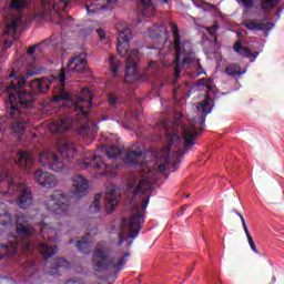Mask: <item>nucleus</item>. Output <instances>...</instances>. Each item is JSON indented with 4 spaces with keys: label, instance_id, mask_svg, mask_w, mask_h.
<instances>
[{
    "label": "nucleus",
    "instance_id": "1",
    "mask_svg": "<svg viewBox=\"0 0 284 284\" xmlns=\"http://www.w3.org/2000/svg\"><path fill=\"white\" fill-rule=\"evenodd\" d=\"M88 70V60L81 55H75L71 58L67 64V69L62 68L59 73L53 77V81L59 82V88L55 90L51 101L52 103H61V101H69L70 108L78 114V120L82 123H88V115L90 110H83L84 108L90 109L92 106V92L90 89H82L81 93L78 95V101H70V93L65 90V80L70 72H77L78 74H85Z\"/></svg>",
    "mask_w": 284,
    "mask_h": 284
},
{
    "label": "nucleus",
    "instance_id": "2",
    "mask_svg": "<svg viewBox=\"0 0 284 284\" xmlns=\"http://www.w3.org/2000/svg\"><path fill=\"white\" fill-rule=\"evenodd\" d=\"M40 74L39 69L34 68L32 64L27 68L24 74L18 73L12 70L9 74V79H12L11 83L7 85V92L9 93L7 103V112L9 116H26V112L22 110H28L34 105L37 97L33 93L26 91V81L30 77H37Z\"/></svg>",
    "mask_w": 284,
    "mask_h": 284
},
{
    "label": "nucleus",
    "instance_id": "3",
    "mask_svg": "<svg viewBox=\"0 0 284 284\" xmlns=\"http://www.w3.org/2000/svg\"><path fill=\"white\" fill-rule=\"evenodd\" d=\"M0 194L16 196V203L20 210H28L34 201L32 190L22 180L12 178L10 168L0 163Z\"/></svg>",
    "mask_w": 284,
    "mask_h": 284
},
{
    "label": "nucleus",
    "instance_id": "4",
    "mask_svg": "<svg viewBox=\"0 0 284 284\" xmlns=\"http://www.w3.org/2000/svg\"><path fill=\"white\" fill-rule=\"evenodd\" d=\"M171 32L173 34L172 45L175 50V79H179L181 74L179 73V68H181V57L182 58V68H195L196 77L205 74L203 71V65L201 61L196 60V55L192 52V42L190 40L181 41V31L179 30V24L175 22H170Z\"/></svg>",
    "mask_w": 284,
    "mask_h": 284
},
{
    "label": "nucleus",
    "instance_id": "5",
    "mask_svg": "<svg viewBox=\"0 0 284 284\" xmlns=\"http://www.w3.org/2000/svg\"><path fill=\"white\" fill-rule=\"evenodd\" d=\"M130 39H132V31L129 28H125L119 32L118 36V54L120 57L126 58V68H125V77L124 82L134 83V81H139V49H133L130 51Z\"/></svg>",
    "mask_w": 284,
    "mask_h": 284
},
{
    "label": "nucleus",
    "instance_id": "6",
    "mask_svg": "<svg viewBox=\"0 0 284 284\" xmlns=\"http://www.w3.org/2000/svg\"><path fill=\"white\" fill-rule=\"evenodd\" d=\"M128 261H130V253H124L116 263L115 257L108 256L105 247H98L93 252V270L99 274L108 272V270H115V274H119Z\"/></svg>",
    "mask_w": 284,
    "mask_h": 284
},
{
    "label": "nucleus",
    "instance_id": "7",
    "mask_svg": "<svg viewBox=\"0 0 284 284\" xmlns=\"http://www.w3.org/2000/svg\"><path fill=\"white\" fill-rule=\"evenodd\" d=\"M164 134L166 136L168 146H163V159L165 162L158 166L159 172H165L168 170V161H170L171 145H179L181 143V136L179 135V121L162 122Z\"/></svg>",
    "mask_w": 284,
    "mask_h": 284
},
{
    "label": "nucleus",
    "instance_id": "8",
    "mask_svg": "<svg viewBox=\"0 0 284 284\" xmlns=\"http://www.w3.org/2000/svg\"><path fill=\"white\" fill-rule=\"evenodd\" d=\"M47 207L53 214L65 216L70 207L68 196L62 191H54L47 202Z\"/></svg>",
    "mask_w": 284,
    "mask_h": 284
},
{
    "label": "nucleus",
    "instance_id": "9",
    "mask_svg": "<svg viewBox=\"0 0 284 284\" xmlns=\"http://www.w3.org/2000/svg\"><path fill=\"white\" fill-rule=\"evenodd\" d=\"M39 162L42 168H47V170H51L52 172H64L65 170L63 160L59 159V156L50 150H44L40 153Z\"/></svg>",
    "mask_w": 284,
    "mask_h": 284
},
{
    "label": "nucleus",
    "instance_id": "10",
    "mask_svg": "<svg viewBox=\"0 0 284 284\" xmlns=\"http://www.w3.org/2000/svg\"><path fill=\"white\" fill-rule=\"evenodd\" d=\"M150 154L153 158V161H156V159H159L155 152L148 151L144 154V160L141 161V159L143 158V150H141V148H136L135 150H131L126 153V156L124 158V162L126 163V165H129V168H136V165H140V168H143L148 165V161L145 159H148Z\"/></svg>",
    "mask_w": 284,
    "mask_h": 284
},
{
    "label": "nucleus",
    "instance_id": "11",
    "mask_svg": "<svg viewBox=\"0 0 284 284\" xmlns=\"http://www.w3.org/2000/svg\"><path fill=\"white\" fill-rule=\"evenodd\" d=\"M85 165L93 170H104L103 174L105 176H111L114 174V170H116V165L105 163L103 156L94 155L93 153L85 158Z\"/></svg>",
    "mask_w": 284,
    "mask_h": 284
},
{
    "label": "nucleus",
    "instance_id": "12",
    "mask_svg": "<svg viewBox=\"0 0 284 284\" xmlns=\"http://www.w3.org/2000/svg\"><path fill=\"white\" fill-rule=\"evenodd\" d=\"M182 138L184 140V150L178 151V156H183L185 152H190L192 148H194L196 138L199 136V132L194 129V124L190 126L182 125L181 126Z\"/></svg>",
    "mask_w": 284,
    "mask_h": 284
},
{
    "label": "nucleus",
    "instance_id": "13",
    "mask_svg": "<svg viewBox=\"0 0 284 284\" xmlns=\"http://www.w3.org/2000/svg\"><path fill=\"white\" fill-rule=\"evenodd\" d=\"M119 0H89L85 3L88 14H97L100 10H114Z\"/></svg>",
    "mask_w": 284,
    "mask_h": 284
},
{
    "label": "nucleus",
    "instance_id": "14",
    "mask_svg": "<svg viewBox=\"0 0 284 284\" xmlns=\"http://www.w3.org/2000/svg\"><path fill=\"white\" fill-rule=\"evenodd\" d=\"M90 184L88 180L82 175H74L73 176V190L71 192L70 199H83L85 194H88V190Z\"/></svg>",
    "mask_w": 284,
    "mask_h": 284
},
{
    "label": "nucleus",
    "instance_id": "15",
    "mask_svg": "<svg viewBox=\"0 0 284 284\" xmlns=\"http://www.w3.org/2000/svg\"><path fill=\"white\" fill-rule=\"evenodd\" d=\"M34 180L39 185L50 190L52 187H57V176L52 173L43 172L42 170H37L34 172Z\"/></svg>",
    "mask_w": 284,
    "mask_h": 284
},
{
    "label": "nucleus",
    "instance_id": "16",
    "mask_svg": "<svg viewBox=\"0 0 284 284\" xmlns=\"http://www.w3.org/2000/svg\"><path fill=\"white\" fill-rule=\"evenodd\" d=\"M152 190V183H150V181L142 179L140 180V182L138 183L136 187L134 189V196H143L146 195V199H144L142 201V210H148V205L150 203V194L149 192H151Z\"/></svg>",
    "mask_w": 284,
    "mask_h": 284
},
{
    "label": "nucleus",
    "instance_id": "17",
    "mask_svg": "<svg viewBox=\"0 0 284 284\" xmlns=\"http://www.w3.org/2000/svg\"><path fill=\"white\" fill-rule=\"evenodd\" d=\"M72 128V118L62 115L59 120L53 121L49 125V130L52 134H61V132H68Z\"/></svg>",
    "mask_w": 284,
    "mask_h": 284
},
{
    "label": "nucleus",
    "instance_id": "18",
    "mask_svg": "<svg viewBox=\"0 0 284 284\" xmlns=\"http://www.w3.org/2000/svg\"><path fill=\"white\" fill-rule=\"evenodd\" d=\"M52 85V80L48 78H37L29 84L33 94H48Z\"/></svg>",
    "mask_w": 284,
    "mask_h": 284
},
{
    "label": "nucleus",
    "instance_id": "19",
    "mask_svg": "<svg viewBox=\"0 0 284 284\" xmlns=\"http://www.w3.org/2000/svg\"><path fill=\"white\" fill-rule=\"evenodd\" d=\"M57 149L62 159H74L77 156V146L72 142L59 140L57 142Z\"/></svg>",
    "mask_w": 284,
    "mask_h": 284
},
{
    "label": "nucleus",
    "instance_id": "20",
    "mask_svg": "<svg viewBox=\"0 0 284 284\" xmlns=\"http://www.w3.org/2000/svg\"><path fill=\"white\" fill-rule=\"evenodd\" d=\"M143 220V213L141 211H135L132 213L129 225L130 232L126 239H136L139 236V232H141V221Z\"/></svg>",
    "mask_w": 284,
    "mask_h": 284
},
{
    "label": "nucleus",
    "instance_id": "21",
    "mask_svg": "<svg viewBox=\"0 0 284 284\" xmlns=\"http://www.w3.org/2000/svg\"><path fill=\"white\" fill-rule=\"evenodd\" d=\"M16 163L21 170L29 172V170H32V165H34V156L28 151H20L16 156Z\"/></svg>",
    "mask_w": 284,
    "mask_h": 284
},
{
    "label": "nucleus",
    "instance_id": "22",
    "mask_svg": "<svg viewBox=\"0 0 284 284\" xmlns=\"http://www.w3.org/2000/svg\"><path fill=\"white\" fill-rule=\"evenodd\" d=\"M26 216L19 215L16 221V232L22 239H30L34 234V227L23 224Z\"/></svg>",
    "mask_w": 284,
    "mask_h": 284
},
{
    "label": "nucleus",
    "instance_id": "23",
    "mask_svg": "<svg viewBox=\"0 0 284 284\" xmlns=\"http://www.w3.org/2000/svg\"><path fill=\"white\" fill-rule=\"evenodd\" d=\"M244 28H246V30H255L256 32H266L272 30L274 24L270 22H258L256 19H246L244 20Z\"/></svg>",
    "mask_w": 284,
    "mask_h": 284
},
{
    "label": "nucleus",
    "instance_id": "24",
    "mask_svg": "<svg viewBox=\"0 0 284 284\" xmlns=\"http://www.w3.org/2000/svg\"><path fill=\"white\" fill-rule=\"evenodd\" d=\"M11 119H16V122L12 124V130L14 134H19V136H23L26 134V124L28 123V113L26 116L17 115L16 118L10 116Z\"/></svg>",
    "mask_w": 284,
    "mask_h": 284
},
{
    "label": "nucleus",
    "instance_id": "25",
    "mask_svg": "<svg viewBox=\"0 0 284 284\" xmlns=\"http://www.w3.org/2000/svg\"><path fill=\"white\" fill-rule=\"evenodd\" d=\"M62 230L59 226H54L53 224L43 223L40 227V234L42 239H48L49 241H54V235L57 231Z\"/></svg>",
    "mask_w": 284,
    "mask_h": 284
},
{
    "label": "nucleus",
    "instance_id": "26",
    "mask_svg": "<svg viewBox=\"0 0 284 284\" xmlns=\"http://www.w3.org/2000/svg\"><path fill=\"white\" fill-rule=\"evenodd\" d=\"M18 247L19 243L17 241L10 242L9 245L0 243V261L6 256H14Z\"/></svg>",
    "mask_w": 284,
    "mask_h": 284
},
{
    "label": "nucleus",
    "instance_id": "27",
    "mask_svg": "<svg viewBox=\"0 0 284 284\" xmlns=\"http://www.w3.org/2000/svg\"><path fill=\"white\" fill-rule=\"evenodd\" d=\"M12 223V214H10V210L8 209V204L6 202H0V225L8 227Z\"/></svg>",
    "mask_w": 284,
    "mask_h": 284
},
{
    "label": "nucleus",
    "instance_id": "28",
    "mask_svg": "<svg viewBox=\"0 0 284 284\" xmlns=\"http://www.w3.org/2000/svg\"><path fill=\"white\" fill-rule=\"evenodd\" d=\"M105 207L108 210V214H112L118 205H119V197H116V193L114 191L105 193Z\"/></svg>",
    "mask_w": 284,
    "mask_h": 284
},
{
    "label": "nucleus",
    "instance_id": "29",
    "mask_svg": "<svg viewBox=\"0 0 284 284\" xmlns=\"http://www.w3.org/2000/svg\"><path fill=\"white\" fill-rule=\"evenodd\" d=\"M237 216L241 219L242 222V227L246 234V239L248 241V245L255 254H258V250H256V244H254V239H252V235L250 234V230L247 229V223L245 222V217H243V214H241L239 211L234 210L233 211Z\"/></svg>",
    "mask_w": 284,
    "mask_h": 284
},
{
    "label": "nucleus",
    "instance_id": "30",
    "mask_svg": "<svg viewBox=\"0 0 284 284\" xmlns=\"http://www.w3.org/2000/svg\"><path fill=\"white\" fill-rule=\"evenodd\" d=\"M38 250L44 260L52 258V256L59 252L57 246H50L47 243H40Z\"/></svg>",
    "mask_w": 284,
    "mask_h": 284
},
{
    "label": "nucleus",
    "instance_id": "31",
    "mask_svg": "<svg viewBox=\"0 0 284 284\" xmlns=\"http://www.w3.org/2000/svg\"><path fill=\"white\" fill-rule=\"evenodd\" d=\"M30 6V3L28 2V0H11L8 9L11 12H23V10H26V8H28Z\"/></svg>",
    "mask_w": 284,
    "mask_h": 284
},
{
    "label": "nucleus",
    "instance_id": "32",
    "mask_svg": "<svg viewBox=\"0 0 284 284\" xmlns=\"http://www.w3.org/2000/svg\"><path fill=\"white\" fill-rule=\"evenodd\" d=\"M140 2L144 17H152L156 12V6L152 3V0H140Z\"/></svg>",
    "mask_w": 284,
    "mask_h": 284
},
{
    "label": "nucleus",
    "instance_id": "33",
    "mask_svg": "<svg viewBox=\"0 0 284 284\" xmlns=\"http://www.w3.org/2000/svg\"><path fill=\"white\" fill-rule=\"evenodd\" d=\"M21 14L18 16L17 18H14L10 24L7 26L6 30H4V34H11L12 37H14V34H17V28H19V26H22L23 20L21 19Z\"/></svg>",
    "mask_w": 284,
    "mask_h": 284
},
{
    "label": "nucleus",
    "instance_id": "34",
    "mask_svg": "<svg viewBox=\"0 0 284 284\" xmlns=\"http://www.w3.org/2000/svg\"><path fill=\"white\" fill-rule=\"evenodd\" d=\"M197 111L207 116L212 112V98L206 97L202 102L197 104Z\"/></svg>",
    "mask_w": 284,
    "mask_h": 284
},
{
    "label": "nucleus",
    "instance_id": "35",
    "mask_svg": "<svg viewBox=\"0 0 284 284\" xmlns=\"http://www.w3.org/2000/svg\"><path fill=\"white\" fill-rule=\"evenodd\" d=\"M224 72L227 77H241L242 74H245V71L241 70V65L235 63L229 64Z\"/></svg>",
    "mask_w": 284,
    "mask_h": 284
},
{
    "label": "nucleus",
    "instance_id": "36",
    "mask_svg": "<svg viewBox=\"0 0 284 284\" xmlns=\"http://www.w3.org/2000/svg\"><path fill=\"white\" fill-rule=\"evenodd\" d=\"M234 52L240 54L241 57H245L246 59H251L253 57L252 50H250L247 47H242L241 42H236L233 45Z\"/></svg>",
    "mask_w": 284,
    "mask_h": 284
},
{
    "label": "nucleus",
    "instance_id": "37",
    "mask_svg": "<svg viewBox=\"0 0 284 284\" xmlns=\"http://www.w3.org/2000/svg\"><path fill=\"white\" fill-rule=\"evenodd\" d=\"M47 3L53 7L54 12H63L68 8V0H48Z\"/></svg>",
    "mask_w": 284,
    "mask_h": 284
},
{
    "label": "nucleus",
    "instance_id": "38",
    "mask_svg": "<svg viewBox=\"0 0 284 284\" xmlns=\"http://www.w3.org/2000/svg\"><path fill=\"white\" fill-rule=\"evenodd\" d=\"M75 247L81 252L82 254H91L92 253V243L85 241V240H79L75 243Z\"/></svg>",
    "mask_w": 284,
    "mask_h": 284
},
{
    "label": "nucleus",
    "instance_id": "39",
    "mask_svg": "<svg viewBox=\"0 0 284 284\" xmlns=\"http://www.w3.org/2000/svg\"><path fill=\"white\" fill-rule=\"evenodd\" d=\"M101 196H103L101 193L94 195L93 202L89 206L90 214H98L101 211Z\"/></svg>",
    "mask_w": 284,
    "mask_h": 284
},
{
    "label": "nucleus",
    "instance_id": "40",
    "mask_svg": "<svg viewBox=\"0 0 284 284\" xmlns=\"http://www.w3.org/2000/svg\"><path fill=\"white\" fill-rule=\"evenodd\" d=\"M109 68L113 77H119V68H121V61L115 55L109 58Z\"/></svg>",
    "mask_w": 284,
    "mask_h": 284
},
{
    "label": "nucleus",
    "instance_id": "41",
    "mask_svg": "<svg viewBox=\"0 0 284 284\" xmlns=\"http://www.w3.org/2000/svg\"><path fill=\"white\" fill-rule=\"evenodd\" d=\"M108 159H119L121 156V149L116 145H111L105 150Z\"/></svg>",
    "mask_w": 284,
    "mask_h": 284
},
{
    "label": "nucleus",
    "instance_id": "42",
    "mask_svg": "<svg viewBox=\"0 0 284 284\" xmlns=\"http://www.w3.org/2000/svg\"><path fill=\"white\" fill-rule=\"evenodd\" d=\"M50 270H61V267H64L65 270H69L70 267V262L63 257H59L58 260L54 261L52 266H49Z\"/></svg>",
    "mask_w": 284,
    "mask_h": 284
},
{
    "label": "nucleus",
    "instance_id": "43",
    "mask_svg": "<svg viewBox=\"0 0 284 284\" xmlns=\"http://www.w3.org/2000/svg\"><path fill=\"white\" fill-rule=\"evenodd\" d=\"M204 30H206V32H209L210 37L213 38V43L215 45H219V36H216V30H219V24H214L212 27H205Z\"/></svg>",
    "mask_w": 284,
    "mask_h": 284
},
{
    "label": "nucleus",
    "instance_id": "44",
    "mask_svg": "<svg viewBox=\"0 0 284 284\" xmlns=\"http://www.w3.org/2000/svg\"><path fill=\"white\" fill-rule=\"evenodd\" d=\"M261 6L262 10H270V8H276L278 6V0H263Z\"/></svg>",
    "mask_w": 284,
    "mask_h": 284
},
{
    "label": "nucleus",
    "instance_id": "45",
    "mask_svg": "<svg viewBox=\"0 0 284 284\" xmlns=\"http://www.w3.org/2000/svg\"><path fill=\"white\" fill-rule=\"evenodd\" d=\"M44 43H50V40H44L38 44L29 47V49L27 50V54L32 57V54H34L37 52V48H39V45H44Z\"/></svg>",
    "mask_w": 284,
    "mask_h": 284
},
{
    "label": "nucleus",
    "instance_id": "46",
    "mask_svg": "<svg viewBox=\"0 0 284 284\" xmlns=\"http://www.w3.org/2000/svg\"><path fill=\"white\" fill-rule=\"evenodd\" d=\"M23 270L29 272V274H34V270H37V266H34V263L28 262L23 265Z\"/></svg>",
    "mask_w": 284,
    "mask_h": 284
},
{
    "label": "nucleus",
    "instance_id": "47",
    "mask_svg": "<svg viewBox=\"0 0 284 284\" xmlns=\"http://www.w3.org/2000/svg\"><path fill=\"white\" fill-rule=\"evenodd\" d=\"M109 103L111 105H116V103H119V95H116V93H110L109 94Z\"/></svg>",
    "mask_w": 284,
    "mask_h": 284
},
{
    "label": "nucleus",
    "instance_id": "48",
    "mask_svg": "<svg viewBox=\"0 0 284 284\" xmlns=\"http://www.w3.org/2000/svg\"><path fill=\"white\" fill-rule=\"evenodd\" d=\"M64 284H85L82 278L72 277L68 280Z\"/></svg>",
    "mask_w": 284,
    "mask_h": 284
},
{
    "label": "nucleus",
    "instance_id": "49",
    "mask_svg": "<svg viewBox=\"0 0 284 284\" xmlns=\"http://www.w3.org/2000/svg\"><path fill=\"white\" fill-rule=\"evenodd\" d=\"M193 123H195L196 125H205V116L193 119Z\"/></svg>",
    "mask_w": 284,
    "mask_h": 284
},
{
    "label": "nucleus",
    "instance_id": "50",
    "mask_svg": "<svg viewBox=\"0 0 284 284\" xmlns=\"http://www.w3.org/2000/svg\"><path fill=\"white\" fill-rule=\"evenodd\" d=\"M173 94H174L175 97H183V88H181V87H175V88L173 89Z\"/></svg>",
    "mask_w": 284,
    "mask_h": 284
},
{
    "label": "nucleus",
    "instance_id": "51",
    "mask_svg": "<svg viewBox=\"0 0 284 284\" xmlns=\"http://www.w3.org/2000/svg\"><path fill=\"white\" fill-rule=\"evenodd\" d=\"M242 3L245 8H252L254 6V1L252 0H242Z\"/></svg>",
    "mask_w": 284,
    "mask_h": 284
},
{
    "label": "nucleus",
    "instance_id": "52",
    "mask_svg": "<svg viewBox=\"0 0 284 284\" xmlns=\"http://www.w3.org/2000/svg\"><path fill=\"white\" fill-rule=\"evenodd\" d=\"M97 32L98 37L103 41V39H105V31H103V29H97Z\"/></svg>",
    "mask_w": 284,
    "mask_h": 284
},
{
    "label": "nucleus",
    "instance_id": "53",
    "mask_svg": "<svg viewBox=\"0 0 284 284\" xmlns=\"http://www.w3.org/2000/svg\"><path fill=\"white\" fill-rule=\"evenodd\" d=\"M122 92H124V97H129L130 95V85L124 84L122 87Z\"/></svg>",
    "mask_w": 284,
    "mask_h": 284
},
{
    "label": "nucleus",
    "instance_id": "54",
    "mask_svg": "<svg viewBox=\"0 0 284 284\" xmlns=\"http://www.w3.org/2000/svg\"><path fill=\"white\" fill-rule=\"evenodd\" d=\"M0 284H14V281L8 280V278H3V280H1Z\"/></svg>",
    "mask_w": 284,
    "mask_h": 284
},
{
    "label": "nucleus",
    "instance_id": "55",
    "mask_svg": "<svg viewBox=\"0 0 284 284\" xmlns=\"http://www.w3.org/2000/svg\"><path fill=\"white\" fill-rule=\"evenodd\" d=\"M119 239H120V241L118 242V246L121 247V246L123 245V241H124V240H123V235L120 234V235H119Z\"/></svg>",
    "mask_w": 284,
    "mask_h": 284
},
{
    "label": "nucleus",
    "instance_id": "56",
    "mask_svg": "<svg viewBox=\"0 0 284 284\" xmlns=\"http://www.w3.org/2000/svg\"><path fill=\"white\" fill-rule=\"evenodd\" d=\"M88 132V126L83 125L80 134H85Z\"/></svg>",
    "mask_w": 284,
    "mask_h": 284
},
{
    "label": "nucleus",
    "instance_id": "57",
    "mask_svg": "<svg viewBox=\"0 0 284 284\" xmlns=\"http://www.w3.org/2000/svg\"><path fill=\"white\" fill-rule=\"evenodd\" d=\"M134 185H136V182L130 183L129 184V190H132V187H134Z\"/></svg>",
    "mask_w": 284,
    "mask_h": 284
},
{
    "label": "nucleus",
    "instance_id": "58",
    "mask_svg": "<svg viewBox=\"0 0 284 284\" xmlns=\"http://www.w3.org/2000/svg\"><path fill=\"white\" fill-rule=\"evenodd\" d=\"M252 54H253L252 57H253L254 59H256V57H258V51H256V52H254V53H252Z\"/></svg>",
    "mask_w": 284,
    "mask_h": 284
},
{
    "label": "nucleus",
    "instance_id": "59",
    "mask_svg": "<svg viewBox=\"0 0 284 284\" xmlns=\"http://www.w3.org/2000/svg\"><path fill=\"white\" fill-rule=\"evenodd\" d=\"M162 3H164L165 6H168L170 3V0H161Z\"/></svg>",
    "mask_w": 284,
    "mask_h": 284
},
{
    "label": "nucleus",
    "instance_id": "60",
    "mask_svg": "<svg viewBox=\"0 0 284 284\" xmlns=\"http://www.w3.org/2000/svg\"><path fill=\"white\" fill-rule=\"evenodd\" d=\"M49 274H50L51 276H54V275H57V272H49Z\"/></svg>",
    "mask_w": 284,
    "mask_h": 284
},
{
    "label": "nucleus",
    "instance_id": "61",
    "mask_svg": "<svg viewBox=\"0 0 284 284\" xmlns=\"http://www.w3.org/2000/svg\"><path fill=\"white\" fill-rule=\"evenodd\" d=\"M181 210L182 212H185V210H187V206H182Z\"/></svg>",
    "mask_w": 284,
    "mask_h": 284
},
{
    "label": "nucleus",
    "instance_id": "62",
    "mask_svg": "<svg viewBox=\"0 0 284 284\" xmlns=\"http://www.w3.org/2000/svg\"><path fill=\"white\" fill-rule=\"evenodd\" d=\"M69 243H70V245H72V244L74 243V241L71 239V240L69 241Z\"/></svg>",
    "mask_w": 284,
    "mask_h": 284
},
{
    "label": "nucleus",
    "instance_id": "63",
    "mask_svg": "<svg viewBox=\"0 0 284 284\" xmlns=\"http://www.w3.org/2000/svg\"><path fill=\"white\" fill-rule=\"evenodd\" d=\"M184 85H185V88H187V87L190 85V83H189V82H185V84H184Z\"/></svg>",
    "mask_w": 284,
    "mask_h": 284
},
{
    "label": "nucleus",
    "instance_id": "64",
    "mask_svg": "<svg viewBox=\"0 0 284 284\" xmlns=\"http://www.w3.org/2000/svg\"><path fill=\"white\" fill-rule=\"evenodd\" d=\"M27 247H28V250H30V244L29 243L27 244Z\"/></svg>",
    "mask_w": 284,
    "mask_h": 284
}]
</instances>
